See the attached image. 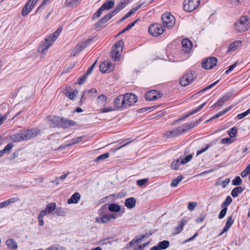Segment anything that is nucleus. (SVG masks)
<instances>
[{
    "label": "nucleus",
    "mask_w": 250,
    "mask_h": 250,
    "mask_svg": "<svg viewBox=\"0 0 250 250\" xmlns=\"http://www.w3.org/2000/svg\"><path fill=\"white\" fill-rule=\"evenodd\" d=\"M180 164V162H179V160L177 159L175 161H174L172 163V164L171 165V167L172 169H173L174 170H176L179 167Z\"/></svg>",
    "instance_id": "nucleus-52"
},
{
    "label": "nucleus",
    "mask_w": 250,
    "mask_h": 250,
    "mask_svg": "<svg viewBox=\"0 0 250 250\" xmlns=\"http://www.w3.org/2000/svg\"><path fill=\"white\" fill-rule=\"evenodd\" d=\"M183 179V176L182 175H179L177 178L174 179L171 184L170 186L171 187H176L179 183Z\"/></svg>",
    "instance_id": "nucleus-37"
},
{
    "label": "nucleus",
    "mask_w": 250,
    "mask_h": 250,
    "mask_svg": "<svg viewBox=\"0 0 250 250\" xmlns=\"http://www.w3.org/2000/svg\"><path fill=\"white\" fill-rule=\"evenodd\" d=\"M214 144V142H210L209 144H208L204 148L201 149L197 151V155H199L206 150H207L209 147H211Z\"/></svg>",
    "instance_id": "nucleus-43"
},
{
    "label": "nucleus",
    "mask_w": 250,
    "mask_h": 250,
    "mask_svg": "<svg viewBox=\"0 0 250 250\" xmlns=\"http://www.w3.org/2000/svg\"><path fill=\"white\" fill-rule=\"evenodd\" d=\"M113 104L116 110H123L125 109V105L123 104L122 95L118 96L114 99Z\"/></svg>",
    "instance_id": "nucleus-19"
},
{
    "label": "nucleus",
    "mask_w": 250,
    "mask_h": 250,
    "mask_svg": "<svg viewBox=\"0 0 250 250\" xmlns=\"http://www.w3.org/2000/svg\"><path fill=\"white\" fill-rule=\"evenodd\" d=\"M40 130L37 128L23 129L19 132L11 135L10 139L13 142H20L34 138L40 134Z\"/></svg>",
    "instance_id": "nucleus-1"
},
{
    "label": "nucleus",
    "mask_w": 250,
    "mask_h": 250,
    "mask_svg": "<svg viewBox=\"0 0 250 250\" xmlns=\"http://www.w3.org/2000/svg\"><path fill=\"white\" fill-rule=\"evenodd\" d=\"M145 3V1L141 2L139 3L138 4L136 5L135 6H134L132 9L134 11V12H135L138 10H139Z\"/></svg>",
    "instance_id": "nucleus-62"
},
{
    "label": "nucleus",
    "mask_w": 250,
    "mask_h": 250,
    "mask_svg": "<svg viewBox=\"0 0 250 250\" xmlns=\"http://www.w3.org/2000/svg\"><path fill=\"white\" fill-rule=\"evenodd\" d=\"M162 96V94L157 90H149L146 93L145 98L146 101H150L160 98Z\"/></svg>",
    "instance_id": "nucleus-16"
},
{
    "label": "nucleus",
    "mask_w": 250,
    "mask_h": 250,
    "mask_svg": "<svg viewBox=\"0 0 250 250\" xmlns=\"http://www.w3.org/2000/svg\"><path fill=\"white\" fill-rule=\"evenodd\" d=\"M78 93L77 90H74L72 92L67 91L65 93L66 96L68 97L69 99L71 100H73L74 97L76 96L77 94Z\"/></svg>",
    "instance_id": "nucleus-49"
},
{
    "label": "nucleus",
    "mask_w": 250,
    "mask_h": 250,
    "mask_svg": "<svg viewBox=\"0 0 250 250\" xmlns=\"http://www.w3.org/2000/svg\"><path fill=\"white\" fill-rule=\"evenodd\" d=\"M57 205L55 203H51L48 204L45 207L44 210L47 213H49L54 211L56 208Z\"/></svg>",
    "instance_id": "nucleus-35"
},
{
    "label": "nucleus",
    "mask_w": 250,
    "mask_h": 250,
    "mask_svg": "<svg viewBox=\"0 0 250 250\" xmlns=\"http://www.w3.org/2000/svg\"><path fill=\"white\" fill-rule=\"evenodd\" d=\"M37 2V0H28L22 10V16H26L33 9Z\"/></svg>",
    "instance_id": "nucleus-13"
},
{
    "label": "nucleus",
    "mask_w": 250,
    "mask_h": 250,
    "mask_svg": "<svg viewBox=\"0 0 250 250\" xmlns=\"http://www.w3.org/2000/svg\"><path fill=\"white\" fill-rule=\"evenodd\" d=\"M222 208H223L220 212L219 215H218V218L220 219H222L225 217V216L226 214L227 210H228L227 208H225V207H222Z\"/></svg>",
    "instance_id": "nucleus-51"
},
{
    "label": "nucleus",
    "mask_w": 250,
    "mask_h": 250,
    "mask_svg": "<svg viewBox=\"0 0 250 250\" xmlns=\"http://www.w3.org/2000/svg\"><path fill=\"white\" fill-rule=\"evenodd\" d=\"M195 78H196L195 72L188 71L180 79L179 83L183 86H187L193 81Z\"/></svg>",
    "instance_id": "nucleus-6"
},
{
    "label": "nucleus",
    "mask_w": 250,
    "mask_h": 250,
    "mask_svg": "<svg viewBox=\"0 0 250 250\" xmlns=\"http://www.w3.org/2000/svg\"><path fill=\"white\" fill-rule=\"evenodd\" d=\"M121 209V207L117 204H110L108 206V210L111 212H119Z\"/></svg>",
    "instance_id": "nucleus-33"
},
{
    "label": "nucleus",
    "mask_w": 250,
    "mask_h": 250,
    "mask_svg": "<svg viewBox=\"0 0 250 250\" xmlns=\"http://www.w3.org/2000/svg\"><path fill=\"white\" fill-rule=\"evenodd\" d=\"M147 182L148 179H143L137 180V184L139 186L142 187L146 184Z\"/></svg>",
    "instance_id": "nucleus-56"
},
{
    "label": "nucleus",
    "mask_w": 250,
    "mask_h": 250,
    "mask_svg": "<svg viewBox=\"0 0 250 250\" xmlns=\"http://www.w3.org/2000/svg\"><path fill=\"white\" fill-rule=\"evenodd\" d=\"M100 70L102 73H110L114 69V66L111 62L105 61L100 64Z\"/></svg>",
    "instance_id": "nucleus-15"
},
{
    "label": "nucleus",
    "mask_w": 250,
    "mask_h": 250,
    "mask_svg": "<svg viewBox=\"0 0 250 250\" xmlns=\"http://www.w3.org/2000/svg\"><path fill=\"white\" fill-rule=\"evenodd\" d=\"M91 41V40L88 39L84 42L77 44L73 50L74 53L73 55H71V56H76L79 54L90 44Z\"/></svg>",
    "instance_id": "nucleus-14"
},
{
    "label": "nucleus",
    "mask_w": 250,
    "mask_h": 250,
    "mask_svg": "<svg viewBox=\"0 0 250 250\" xmlns=\"http://www.w3.org/2000/svg\"><path fill=\"white\" fill-rule=\"evenodd\" d=\"M76 124V122L73 120H69L67 118L62 117L61 124L60 127L63 128H69Z\"/></svg>",
    "instance_id": "nucleus-21"
},
{
    "label": "nucleus",
    "mask_w": 250,
    "mask_h": 250,
    "mask_svg": "<svg viewBox=\"0 0 250 250\" xmlns=\"http://www.w3.org/2000/svg\"><path fill=\"white\" fill-rule=\"evenodd\" d=\"M242 43V42L240 41H234L233 42L231 43L229 45V47L228 50V52L229 51H234L236 50L238 45H240Z\"/></svg>",
    "instance_id": "nucleus-28"
},
{
    "label": "nucleus",
    "mask_w": 250,
    "mask_h": 250,
    "mask_svg": "<svg viewBox=\"0 0 250 250\" xmlns=\"http://www.w3.org/2000/svg\"><path fill=\"white\" fill-rule=\"evenodd\" d=\"M46 250H65V248L59 244H53L49 247Z\"/></svg>",
    "instance_id": "nucleus-39"
},
{
    "label": "nucleus",
    "mask_w": 250,
    "mask_h": 250,
    "mask_svg": "<svg viewBox=\"0 0 250 250\" xmlns=\"http://www.w3.org/2000/svg\"><path fill=\"white\" fill-rule=\"evenodd\" d=\"M197 204L196 202H190L188 206V209L192 211L196 208Z\"/></svg>",
    "instance_id": "nucleus-57"
},
{
    "label": "nucleus",
    "mask_w": 250,
    "mask_h": 250,
    "mask_svg": "<svg viewBox=\"0 0 250 250\" xmlns=\"http://www.w3.org/2000/svg\"><path fill=\"white\" fill-rule=\"evenodd\" d=\"M62 31V28H59L54 33L48 37L52 42H54Z\"/></svg>",
    "instance_id": "nucleus-34"
},
{
    "label": "nucleus",
    "mask_w": 250,
    "mask_h": 250,
    "mask_svg": "<svg viewBox=\"0 0 250 250\" xmlns=\"http://www.w3.org/2000/svg\"><path fill=\"white\" fill-rule=\"evenodd\" d=\"M123 104L125 109L128 108L137 102L138 98L136 95L131 93H127L122 95Z\"/></svg>",
    "instance_id": "nucleus-5"
},
{
    "label": "nucleus",
    "mask_w": 250,
    "mask_h": 250,
    "mask_svg": "<svg viewBox=\"0 0 250 250\" xmlns=\"http://www.w3.org/2000/svg\"><path fill=\"white\" fill-rule=\"evenodd\" d=\"M54 42H52L49 38H46L44 42L42 43L38 47V52L43 54L44 52L47 50L49 47Z\"/></svg>",
    "instance_id": "nucleus-17"
},
{
    "label": "nucleus",
    "mask_w": 250,
    "mask_h": 250,
    "mask_svg": "<svg viewBox=\"0 0 250 250\" xmlns=\"http://www.w3.org/2000/svg\"><path fill=\"white\" fill-rule=\"evenodd\" d=\"M232 95V92H229L224 95L221 99L223 101V102L225 103L229 100Z\"/></svg>",
    "instance_id": "nucleus-45"
},
{
    "label": "nucleus",
    "mask_w": 250,
    "mask_h": 250,
    "mask_svg": "<svg viewBox=\"0 0 250 250\" xmlns=\"http://www.w3.org/2000/svg\"><path fill=\"white\" fill-rule=\"evenodd\" d=\"M6 246L11 249H16L18 248L16 242L13 239H9L6 241Z\"/></svg>",
    "instance_id": "nucleus-29"
},
{
    "label": "nucleus",
    "mask_w": 250,
    "mask_h": 250,
    "mask_svg": "<svg viewBox=\"0 0 250 250\" xmlns=\"http://www.w3.org/2000/svg\"><path fill=\"white\" fill-rule=\"evenodd\" d=\"M113 16L110 12L102 17L95 24V28L97 29H101L105 27L104 24L109 21Z\"/></svg>",
    "instance_id": "nucleus-11"
},
{
    "label": "nucleus",
    "mask_w": 250,
    "mask_h": 250,
    "mask_svg": "<svg viewBox=\"0 0 250 250\" xmlns=\"http://www.w3.org/2000/svg\"><path fill=\"white\" fill-rule=\"evenodd\" d=\"M242 183V180L239 176H236L232 181V184L233 186H240Z\"/></svg>",
    "instance_id": "nucleus-47"
},
{
    "label": "nucleus",
    "mask_w": 250,
    "mask_h": 250,
    "mask_svg": "<svg viewBox=\"0 0 250 250\" xmlns=\"http://www.w3.org/2000/svg\"><path fill=\"white\" fill-rule=\"evenodd\" d=\"M56 213L58 216H64L65 212L62 208H58L56 209Z\"/></svg>",
    "instance_id": "nucleus-54"
},
{
    "label": "nucleus",
    "mask_w": 250,
    "mask_h": 250,
    "mask_svg": "<svg viewBox=\"0 0 250 250\" xmlns=\"http://www.w3.org/2000/svg\"><path fill=\"white\" fill-rule=\"evenodd\" d=\"M148 237V235H147V234H143V235H141L140 237L137 236L136 237H135L134 239H133L130 242V245H132V244L133 243H138V242H139L140 241H141L142 239H143L144 238H145V237Z\"/></svg>",
    "instance_id": "nucleus-40"
},
{
    "label": "nucleus",
    "mask_w": 250,
    "mask_h": 250,
    "mask_svg": "<svg viewBox=\"0 0 250 250\" xmlns=\"http://www.w3.org/2000/svg\"><path fill=\"white\" fill-rule=\"evenodd\" d=\"M108 238L107 239H102L99 241V244L101 245H107L109 244L111 245L112 244V241H108Z\"/></svg>",
    "instance_id": "nucleus-58"
},
{
    "label": "nucleus",
    "mask_w": 250,
    "mask_h": 250,
    "mask_svg": "<svg viewBox=\"0 0 250 250\" xmlns=\"http://www.w3.org/2000/svg\"><path fill=\"white\" fill-rule=\"evenodd\" d=\"M104 10L103 9V8L102 7H100L98 9L97 12L96 13H95L93 15V16H92V20H95V19H97L98 18L100 17V16L101 15V14H102V12Z\"/></svg>",
    "instance_id": "nucleus-48"
},
{
    "label": "nucleus",
    "mask_w": 250,
    "mask_h": 250,
    "mask_svg": "<svg viewBox=\"0 0 250 250\" xmlns=\"http://www.w3.org/2000/svg\"><path fill=\"white\" fill-rule=\"evenodd\" d=\"M136 200L134 197L127 198L125 203V205L128 208H133L136 204Z\"/></svg>",
    "instance_id": "nucleus-23"
},
{
    "label": "nucleus",
    "mask_w": 250,
    "mask_h": 250,
    "mask_svg": "<svg viewBox=\"0 0 250 250\" xmlns=\"http://www.w3.org/2000/svg\"><path fill=\"white\" fill-rule=\"evenodd\" d=\"M217 62V58L213 57H210L207 58L202 62V66L204 69H210L216 65Z\"/></svg>",
    "instance_id": "nucleus-12"
},
{
    "label": "nucleus",
    "mask_w": 250,
    "mask_h": 250,
    "mask_svg": "<svg viewBox=\"0 0 250 250\" xmlns=\"http://www.w3.org/2000/svg\"><path fill=\"white\" fill-rule=\"evenodd\" d=\"M234 30L237 33L247 31L250 27V18L249 16H241L234 24Z\"/></svg>",
    "instance_id": "nucleus-3"
},
{
    "label": "nucleus",
    "mask_w": 250,
    "mask_h": 250,
    "mask_svg": "<svg viewBox=\"0 0 250 250\" xmlns=\"http://www.w3.org/2000/svg\"><path fill=\"white\" fill-rule=\"evenodd\" d=\"M233 223L234 220L232 218V215L228 217L224 227V230L228 231L231 228Z\"/></svg>",
    "instance_id": "nucleus-32"
},
{
    "label": "nucleus",
    "mask_w": 250,
    "mask_h": 250,
    "mask_svg": "<svg viewBox=\"0 0 250 250\" xmlns=\"http://www.w3.org/2000/svg\"><path fill=\"white\" fill-rule=\"evenodd\" d=\"M206 104V103L205 102L203 104H201L199 107H197L196 109H195L194 110H192V111L190 112L189 113L186 114V115H184L181 118V119L183 120L188 117L189 116L192 115V114H194L197 112H198V111H199Z\"/></svg>",
    "instance_id": "nucleus-25"
},
{
    "label": "nucleus",
    "mask_w": 250,
    "mask_h": 250,
    "mask_svg": "<svg viewBox=\"0 0 250 250\" xmlns=\"http://www.w3.org/2000/svg\"><path fill=\"white\" fill-rule=\"evenodd\" d=\"M187 221L185 219L182 220L179 223L178 226L175 228L176 231L175 234H178L182 231L183 229L184 226L185 225Z\"/></svg>",
    "instance_id": "nucleus-36"
},
{
    "label": "nucleus",
    "mask_w": 250,
    "mask_h": 250,
    "mask_svg": "<svg viewBox=\"0 0 250 250\" xmlns=\"http://www.w3.org/2000/svg\"><path fill=\"white\" fill-rule=\"evenodd\" d=\"M64 5L65 7H73L76 6L73 0L71 1L66 0L64 3Z\"/></svg>",
    "instance_id": "nucleus-61"
},
{
    "label": "nucleus",
    "mask_w": 250,
    "mask_h": 250,
    "mask_svg": "<svg viewBox=\"0 0 250 250\" xmlns=\"http://www.w3.org/2000/svg\"><path fill=\"white\" fill-rule=\"evenodd\" d=\"M114 5V1L112 0H107L101 6L103 9L106 10H108L112 8Z\"/></svg>",
    "instance_id": "nucleus-30"
},
{
    "label": "nucleus",
    "mask_w": 250,
    "mask_h": 250,
    "mask_svg": "<svg viewBox=\"0 0 250 250\" xmlns=\"http://www.w3.org/2000/svg\"><path fill=\"white\" fill-rule=\"evenodd\" d=\"M118 214L111 213L108 214H100V216L96 218V222L99 223H106L111 221L112 220H115L119 216Z\"/></svg>",
    "instance_id": "nucleus-9"
},
{
    "label": "nucleus",
    "mask_w": 250,
    "mask_h": 250,
    "mask_svg": "<svg viewBox=\"0 0 250 250\" xmlns=\"http://www.w3.org/2000/svg\"><path fill=\"white\" fill-rule=\"evenodd\" d=\"M232 201V199L231 197L229 196H227L225 201L221 205V207H225L228 208V207L231 204Z\"/></svg>",
    "instance_id": "nucleus-42"
},
{
    "label": "nucleus",
    "mask_w": 250,
    "mask_h": 250,
    "mask_svg": "<svg viewBox=\"0 0 250 250\" xmlns=\"http://www.w3.org/2000/svg\"><path fill=\"white\" fill-rule=\"evenodd\" d=\"M98 99L101 100L102 104H104L106 103L107 97L104 95L102 94L98 97Z\"/></svg>",
    "instance_id": "nucleus-63"
},
{
    "label": "nucleus",
    "mask_w": 250,
    "mask_h": 250,
    "mask_svg": "<svg viewBox=\"0 0 250 250\" xmlns=\"http://www.w3.org/2000/svg\"><path fill=\"white\" fill-rule=\"evenodd\" d=\"M81 198V195L78 192L74 193L67 201L69 204H77L79 202Z\"/></svg>",
    "instance_id": "nucleus-24"
},
{
    "label": "nucleus",
    "mask_w": 250,
    "mask_h": 250,
    "mask_svg": "<svg viewBox=\"0 0 250 250\" xmlns=\"http://www.w3.org/2000/svg\"><path fill=\"white\" fill-rule=\"evenodd\" d=\"M192 158V155L191 154L188 155L184 158L182 159L180 161V164L182 165H184L189 162Z\"/></svg>",
    "instance_id": "nucleus-50"
},
{
    "label": "nucleus",
    "mask_w": 250,
    "mask_h": 250,
    "mask_svg": "<svg viewBox=\"0 0 250 250\" xmlns=\"http://www.w3.org/2000/svg\"><path fill=\"white\" fill-rule=\"evenodd\" d=\"M158 245L161 250H165L169 246V242L167 240H164L158 243Z\"/></svg>",
    "instance_id": "nucleus-38"
},
{
    "label": "nucleus",
    "mask_w": 250,
    "mask_h": 250,
    "mask_svg": "<svg viewBox=\"0 0 250 250\" xmlns=\"http://www.w3.org/2000/svg\"><path fill=\"white\" fill-rule=\"evenodd\" d=\"M200 2V0H185L183 3V9L187 12H190L198 7Z\"/></svg>",
    "instance_id": "nucleus-10"
},
{
    "label": "nucleus",
    "mask_w": 250,
    "mask_h": 250,
    "mask_svg": "<svg viewBox=\"0 0 250 250\" xmlns=\"http://www.w3.org/2000/svg\"><path fill=\"white\" fill-rule=\"evenodd\" d=\"M221 143L222 144H230L233 142V141L231 139L230 137L225 138L221 140Z\"/></svg>",
    "instance_id": "nucleus-59"
},
{
    "label": "nucleus",
    "mask_w": 250,
    "mask_h": 250,
    "mask_svg": "<svg viewBox=\"0 0 250 250\" xmlns=\"http://www.w3.org/2000/svg\"><path fill=\"white\" fill-rule=\"evenodd\" d=\"M236 65H237V62H235V63L230 65L229 66V69L226 71L225 73L227 74H229L236 66Z\"/></svg>",
    "instance_id": "nucleus-64"
},
{
    "label": "nucleus",
    "mask_w": 250,
    "mask_h": 250,
    "mask_svg": "<svg viewBox=\"0 0 250 250\" xmlns=\"http://www.w3.org/2000/svg\"><path fill=\"white\" fill-rule=\"evenodd\" d=\"M14 146V145L12 143L8 144L6 145L4 148L1 150V156L4 153H6L10 150Z\"/></svg>",
    "instance_id": "nucleus-46"
},
{
    "label": "nucleus",
    "mask_w": 250,
    "mask_h": 250,
    "mask_svg": "<svg viewBox=\"0 0 250 250\" xmlns=\"http://www.w3.org/2000/svg\"><path fill=\"white\" fill-rule=\"evenodd\" d=\"M162 20L164 27H167L168 29H171L175 23L174 17L169 13L163 14L162 16Z\"/></svg>",
    "instance_id": "nucleus-7"
},
{
    "label": "nucleus",
    "mask_w": 250,
    "mask_h": 250,
    "mask_svg": "<svg viewBox=\"0 0 250 250\" xmlns=\"http://www.w3.org/2000/svg\"><path fill=\"white\" fill-rule=\"evenodd\" d=\"M182 50L185 53H189L192 47V42L188 39H184L182 40Z\"/></svg>",
    "instance_id": "nucleus-20"
},
{
    "label": "nucleus",
    "mask_w": 250,
    "mask_h": 250,
    "mask_svg": "<svg viewBox=\"0 0 250 250\" xmlns=\"http://www.w3.org/2000/svg\"><path fill=\"white\" fill-rule=\"evenodd\" d=\"M109 156V154L108 152L101 154L100 156H99L98 157H97L96 159H95L94 162H98L100 161L104 160L106 159V158H108Z\"/></svg>",
    "instance_id": "nucleus-41"
},
{
    "label": "nucleus",
    "mask_w": 250,
    "mask_h": 250,
    "mask_svg": "<svg viewBox=\"0 0 250 250\" xmlns=\"http://www.w3.org/2000/svg\"><path fill=\"white\" fill-rule=\"evenodd\" d=\"M87 75L84 74L79 80L78 83L82 84L84 83L86 79H87Z\"/></svg>",
    "instance_id": "nucleus-60"
},
{
    "label": "nucleus",
    "mask_w": 250,
    "mask_h": 250,
    "mask_svg": "<svg viewBox=\"0 0 250 250\" xmlns=\"http://www.w3.org/2000/svg\"><path fill=\"white\" fill-rule=\"evenodd\" d=\"M62 117L57 116H53L49 117V124L50 127H60Z\"/></svg>",
    "instance_id": "nucleus-18"
},
{
    "label": "nucleus",
    "mask_w": 250,
    "mask_h": 250,
    "mask_svg": "<svg viewBox=\"0 0 250 250\" xmlns=\"http://www.w3.org/2000/svg\"><path fill=\"white\" fill-rule=\"evenodd\" d=\"M126 4V0H122L121 2L115 7V9L110 12V13L113 16H115L125 6Z\"/></svg>",
    "instance_id": "nucleus-22"
},
{
    "label": "nucleus",
    "mask_w": 250,
    "mask_h": 250,
    "mask_svg": "<svg viewBox=\"0 0 250 250\" xmlns=\"http://www.w3.org/2000/svg\"><path fill=\"white\" fill-rule=\"evenodd\" d=\"M248 174H250V168L247 167L241 173V176L242 177H245Z\"/></svg>",
    "instance_id": "nucleus-55"
},
{
    "label": "nucleus",
    "mask_w": 250,
    "mask_h": 250,
    "mask_svg": "<svg viewBox=\"0 0 250 250\" xmlns=\"http://www.w3.org/2000/svg\"><path fill=\"white\" fill-rule=\"evenodd\" d=\"M124 45L123 40H120L116 42L112 47L111 56L112 60L116 62L119 61L121 53Z\"/></svg>",
    "instance_id": "nucleus-4"
},
{
    "label": "nucleus",
    "mask_w": 250,
    "mask_h": 250,
    "mask_svg": "<svg viewBox=\"0 0 250 250\" xmlns=\"http://www.w3.org/2000/svg\"><path fill=\"white\" fill-rule=\"evenodd\" d=\"M48 214L46 211L43 209L42 210L39 215L38 216V219L39 221V225L40 226H43L44 225V221L43 220V217Z\"/></svg>",
    "instance_id": "nucleus-31"
},
{
    "label": "nucleus",
    "mask_w": 250,
    "mask_h": 250,
    "mask_svg": "<svg viewBox=\"0 0 250 250\" xmlns=\"http://www.w3.org/2000/svg\"><path fill=\"white\" fill-rule=\"evenodd\" d=\"M219 81H217L214 83H212L209 84V85L207 86V87H206L205 88H203L202 89H201L198 93H201V92H204L208 89H210L211 88H212L213 86H214V85H215L218 83Z\"/></svg>",
    "instance_id": "nucleus-53"
},
{
    "label": "nucleus",
    "mask_w": 250,
    "mask_h": 250,
    "mask_svg": "<svg viewBox=\"0 0 250 250\" xmlns=\"http://www.w3.org/2000/svg\"><path fill=\"white\" fill-rule=\"evenodd\" d=\"M19 200V198L18 197H15L9 199L5 201L1 202V208L3 207H6L9 205L15 203L16 201Z\"/></svg>",
    "instance_id": "nucleus-27"
},
{
    "label": "nucleus",
    "mask_w": 250,
    "mask_h": 250,
    "mask_svg": "<svg viewBox=\"0 0 250 250\" xmlns=\"http://www.w3.org/2000/svg\"><path fill=\"white\" fill-rule=\"evenodd\" d=\"M245 187H237L234 188L231 191V196L233 197H236L245 190Z\"/></svg>",
    "instance_id": "nucleus-26"
},
{
    "label": "nucleus",
    "mask_w": 250,
    "mask_h": 250,
    "mask_svg": "<svg viewBox=\"0 0 250 250\" xmlns=\"http://www.w3.org/2000/svg\"><path fill=\"white\" fill-rule=\"evenodd\" d=\"M165 31V27L161 24L154 23L151 24L148 28L149 34L154 37H157L162 34Z\"/></svg>",
    "instance_id": "nucleus-8"
},
{
    "label": "nucleus",
    "mask_w": 250,
    "mask_h": 250,
    "mask_svg": "<svg viewBox=\"0 0 250 250\" xmlns=\"http://www.w3.org/2000/svg\"><path fill=\"white\" fill-rule=\"evenodd\" d=\"M197 123H189L185 124L175 129L166 131L163 134V137L166 139L172 138L180 136L183 133L187 132L194 127Z\"/></svg>",
    "instance_id": "nucleus-2"
},
{
    "label": "nucleus",
    "mask_w": 250,
    "mask_h": 250,
    "mask_svg": "<svg viewBox=\"0 0 250 250\" xmlns=\"http://www.w3.org/2000/svg\"><path fill=\"white\" fill-rule=\"evenodd\" d=\"M237 131V127H233L228 130V133L229 134L230 138H233L236 136Z\"/></svg>",
    "instance_id": "nucleus-44"
}]
</instances>
